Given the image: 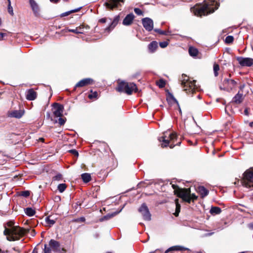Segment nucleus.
Wrapping results in <instances>:
<instances>
[{"label": "nucleus", "instance_id": "nucleus-1", "mask_svg": "<svg viewBox=\"0 0 253 253\" xmlns=\"http://www.w3.org/2000/svg\"><path fill=\"white\" fill-rule=\"evenodd\" d=\"M219 6L215 0L205 1L202 4H198L191 8V12L197 16L201 17L213 13Z\"/></svg>", "mask_w": 253, "mask_h": 253}, {"label": "nucleus", "instance_id": "nucleus-2", "mask_svg": "<svg viewBox=\"0 0 253 253\" xmlns=\"http://www.w3.org/2000/svg\"><path fill=\"white\" fill-rule=\"evenodd\" d=\"M13 221H9L7 223L9 228L5 227L3 233L6 236V239L9 241L18 240L26 233L30 232L29 229L21 228L19 226H14Z\"/></svg>", "mask_w": 253, "mask_h": 253}, {"label": "nucleus", "instance_id": "nucleus-3", "mask_svg": "<svg viewBox=\"0 0 253 253\" xmlns=\"http://www.w3.org/2000/svg\"><path fill=\"white\" fill-rule=\"evenodd\" d=\"M172 187L174 189V194L188 203H190L192 200L194 201L198 198L195 194H191L190 188H180L174 184H173Z\"/></svg>", "mask_w": 253, "mask_h": 253}, {"label": "nucleus", "instance_id": "nucleus-4", "mask_svg": "<svg viewBox=\"0 0 253 253\" xmlns=\"http://www.w3.org/2000/svg\"><path fill=\"white\" fill-rule=\"evenodd\" d=\"M116 90L118 92H125L127 94H131L133 91L137 92V88L133 83H127L124 81L119 83Z\"/></svg>", "mask_w": 253, "mask_h": 253}, {"label": "nucleus", "instance_id": "nucleus-5", "mask_svg": "<svg viewBox=\"0 0 253 253\" xmlns=\"http://www.w3.org/2000/svg\"><path fill=\"white\" fill-rule=\"evenodd\" d=\"M196 81H190L189 77L185 75H182L181 84L183 86V90L186 93H193L196 89L195 85Z\"/></svg>", "mask_w": 253, "mask_h": 253}, {"label": "nucleus", "instance_id": "nucleus-6", "mask_svg": "<svg viewBox=\"0 0 253 253\" xmlns=\"http://www.w3.org/2000/svg\"><path fill=\"white\" fill-rule=\"evenodd\" d=\"M243 184L247 188L253 189V168L247 170L244 172Z\"/></svg>", "mask_w": 253, "mask_h": 253}, {"label": "nucleus", "instance_id": "nucleus-7", "mask_svg": "<svg viewBox=\"0 0 253 253\" xmlns=\"http://www.w3.org/2000/svg\"><path fill=\"white\" fill-rule=\"evenodd\" d=\"M236 85L237 83L234 80L225 79L223 81L222 85L220 86V89L230 92L236 87Z\"/></svg>", "mask_w": 253, "mask_h": 253}, {"label": "nucleus", "instance_id": "nucleus-8", "mask_svg": "<svg viewBox=\"0 0 253 253\" xmlns=\"http://www.w3.org/2000/svg\"><path fill=\"white\" fill-rule=\"evenodd\" d=\"M176 134L175 133H172L167 136L166 133L164 135L159 138L160 141L162 142L161 146L162 147H166L169 145L170 141H173L176 139Z\"/></svg>", "mask_w": 253, "mask_h": 253}, {"label": "nucleus", "instance_id": "nucleus-9", "mask_svg": "<svg viewBox=\"0 0 253 253\" xmlns=\"http://www.w3.org/2000/svg\"><path fill=\"white\" fill-rule=\"evenodd\" d=\"M138 211L141 213L144 220L148 221L151 220V215L149 212L148 207L144 203L142 204Z\"/></svg>", "mask_w": 253, "mask_h": 253}, {"label": "nucleus", "instance_id": "nucleus-10", "mask_svg": "<svg viewBox=\"0 0 253 253\" xmlns=\"http://www.w3.org/2000/svg\"><path fill=\"white\" fill-rule=\"evenodd\" d=\"M237 60L242 66L250 67L253 65V59L251 58L238 57Z\"/></svg>", "mask_w": 253, "mask_h": 253}, {"label": "nucleus", "instance_id": "nucleus-11", "mask_svg": "<svg viewBox=\"0 0 253 253\" xmlns=\"http://www.w3.org/2000/svg\"><path fill=\"white\" fill-rule=\"evenodd\" d=\"M125 0H109L108 2L105 3L106 8L110 9H113L114 8L118 7L123 3Z\"/></svg>", "mask_w": 253, "mask_h": 253}, {"label": "nucleus", "instance_id": "nucleus-12", "mask_svg": "<svg viewBox=\"0 0 253 253\" xmlns=\"http://www.w3.org/2000/svg\"><path fill=\"white\" fill-rule=\"evenodd\" d=\"M142 23L144 28L148 31H151L153 29V21L148 17H146L142 19Z\"/></svg>", "mask_w": 253, "mask_h": 253}, {"label": "nucleus", "instance_id": "nucleus-13", "mask_svg": "<svg viewBox=\"0 0 253 253\" xmlns=\"http://www.w3.org/2000/svg\"><path fill=\"white\" fill-rule=\"evenodd\" d=\"M53 113L55 117H60L62 116L63 106L58 103L53 104Z\"/></svg>", "mask_w": 253, "mask_h": 253}, {"label": "nucleus", "instance_id": "nucleus-14", "mask_svg": "<svg viewBox=\"0 0 253 253\" xmlns=\"http://www.w3.org/2000/svg\"><path fill=\"white\" fill-rule=\"evenodd\" d=\"M93 80L91 78H85L77 83L75 85V87H83L89 84H93Z\"/></svg>", "mask_w": 253, "mask_h": 253}, {"label": "nucleus", "instance_id": "nucleus-15", "mask_svg": "<svg viewBox=\"0 0 253 253\" xmlns=\"http://www.w3.org/2000/svg\"><path fill=\"white\" fill-rule=\"evenodd\" d=\"M49 247L52 249L54 252H59L60 250V245L59 242L53 239H51L49 242Z\"/></svg>", "mask_w": 253, "mask_h": 253}, {"label": "nucleus", "instance_id": "nucleus-16", "mask_svg": "<svg viewBox=\"0 0 253 253\" xmlns=\"http://www.w3.org/2000/svg\"><path fill=\"white\" fill-rule=\"evenodd\" d=\"M135 18V16L133 13L127 14L124 18L123 21V24L125 26L130 25Z\"/></svg>", "mask_w": 253, "mask_h": 253}, {"label": "nucleus", "instance_id": "nucleus-17", "mask_svg": "<svg viewBox=\"0 0 253 253\" xmlns=\"http://www.w3.org/2000/svg\"><path fill=\"white\" fill-rule=\"evenodd\" d=\"M37 92L33 89L31 88L27 90L26 98L28 100H34L37 98Z\"/></svg>", "mask_w": 253, "mask_h": 253}, {"label": "nucleus", "instance_id": "nucleus-18", "mask_svg": "<svg viewBox=\"0 0 253 253\" xmlns=\"http://www.w3.org/2000/svg\"><path fill=\"white\" fill-rule=\"evenodd\" d=\"M29 3L34 14L38 16L40 11L38 3L34 0H29Z\"/></svg>", "mask_w": 253, "mask_h": 253}, {"label": "nucleus", "instance_id": "nucleus-19", "mask_svg": "<svg viewBox=\"0 0 253 253\" xmlns=\"http://www.w3.org/2000/svg\"><path fill=\"white\" fill-rule=\"evenodd\" d=\"M24 114V111L21 110L12 111L9 113L10 117L19 119L21 118Z\"/></svg>", "mask_w": 253, "mask_h": 253}, {"label": "nucleus", "instance_id": "nucleus-20", "mask_svg": "<svg viewBox=\"0 0 253 253\" xmlns=\"http://www.w3.org/2000/svg\"><path fill=\"white\" fill-rule=\"evenodd\" d=\"M120 17L119 15L116 16L113 21L111 22V25L106 28L105 29L106 31H107L108 32H109L110 31H111L114 28V27L117 25L118 21L119 20Z\"/></svg>", "mask_w": 253, "mask_h": 253}, {"label": "nucleus", "instance_id": "nucleus-21", "mask_svg": "<svg viewBox=\"0 0 253 253\" xmlns=\"http://www.w3.org/2000/svg\"><path fill=\"white\" fill-rule=\"evenodd\" d=\"M186 250H188L189 249L180 246H174L169 248L165 251V253H168L172 251H183Z\"/></svg>", "mask_w": 253, "mask_h": 253}, {"label": "nucleus", "instance_id": "nucleus-22", "mask_svg": "<svg viewBox=\"0 0 253 253\" xmlns=\"http://www.w3.org/2000/svg\"><path fill=\"white\" fill-rule=\"evenodd\" d=\"M243 100V94L242 93H240V91L238 92L237 94L235 95V96L233 98V102L236 104L241 103Z\"/></svg>", "mask_w": 253, "mask_h": 253}, {"label": "nucleus", "instance_id": "nucleus-23", "mask_svg": "<svg viewBox=\"0 0 253 253\" xmlns=\"http://www.w3.org/2000/svg\"><path fill=\"white\" fill-rule=\"evenodd\" d=\"M197 191L202 198L206 197L209 194V191L204 186H199Z\"/></svg>", "mask_w": 253, "mask_h": 253}, {"label": "nucleus", "instance_id": "nucleus-24", "mask_svg": "<svg viewBox=\"0 0 253 253\" xmlns=\"http://www.w3.org/2000/svg\"><path fill=\"white\" fill-rule=\"evenodd\" d=\"M188 51L190 55L194 57L197 56L199 53L198 50L193 47H190Z\"/></svg>", "mask_w": 253, "mask_h": 253}, {"label": "nucleus", "instance_id": "nucleus-25", "mask_svg": "<svg viewBox=\"0 0 253 253\" xmlns=\"http://www.w3.org/2000/svg\"><path fill=\"white\" fill-rule=\"evenodd\" d=\"M158 47L157 42L155 41H153L148 45V49L151 52H154Z\"/></svg>", "mask_w": 253, "mask_h": 253}, {"label": "nucleus", "instance_id": "nucleus-26", "mask_svg": "<svg viewBox=\"0 0 253 253\" xmlns=\"http://www.w3.org/2000/svg\"><path fill=\"white\" fill-rule=\"evenodd\" d=\"M221 212V209L217 207H212L210 210V213L211 214H219Z\"/></svg>", "mask_w": 253, "mask_h": 253}, {"label": "nucleus", "instance_id": "nucleus-27", "mask_svg": "<svg viewBox=\"0 0 253 253\" xmlns=\"http://www.w3.org/2000/svg\"><path fill=\"white\" fill-rule=\"evenodd\" d=\"M122 211V209L119 211L118 212H115L112 214H108L104 216H103L102 218H101L100 220L101 221H103L104 220H108L110 218H111V217H113L114 216L116 215V214H117L118 213H119L121 211Z\"/></svg>", "mask_w": 253, "mask_h": 253}, {"label": "nucleus", "instance_id": "nucleus-28", "mask_svg": "<svg viewBox=\"0 0 253 253\" xmlns=\"http://www.w3.org/2000/svg\"><path fill=\"white\" fill-rule=\"evenodd\" d=\"M81 177L84 182L85 183L88 182L91 180L90 175L87 173H83Z\"/></svg>", "mask_w": 253, "mask_h": 253}, {"label": "nucleus", "instance_id": "nucleus-29", "mask_svg": "<svg viewBox=\"0 0 253 253\" xmlns=\"http://www.w3.org/2000/svg\"><path fill=\"white\" fill-rule=\"evenodd\" d=\"M175 203L176 208H175V212L174 214L176 216H177L179 214L180 211V208H181L180 205L178 203V199H176L175 200Z\"/></svg>", "mask_w": 253, "mask_h": 253}, {"label": "nucleus", "instance_id": "nucleus-30", "mask_svg": "<svg viewBox=\"0 0 253 253\" xmlns=\"http://www.w3.org/2000/svg\"><path fill=\"white\" fill-rule=\"evenodd\" d=\"M81 7L78 8H76L75 9H73V10L65 12H64L61 14V17L66 16L72 13L78 12L81 9Z\"/></svg>", "mask_w": 253, "mask_h": 253}, {"label": "nucleus", "instance_id": "nucleus-31", "mask_svg": "<svg viewBox=\"0 0 253 253\" xmlns=\"http://www.w3.org/2000/svg\"><path fill=\"white\" fill-rule=\"evenodd\" d=\"M25 211L26 214L29 216H32L35 214V210L31 208H27L25 209Z\"/></svg>", "mask_w": 253, "mask_h": 253}, {"label": "nucleus", "instance_id": "nucleus-32", "mask_svg": "<svg viewBox=\"0 0 253 253\" xmlns=\"http://www.w3.org/2000/svg\"><path fill=\"white\" fill-rule=\"evenodd\" d=\"M45 221L47 224L50 226L53 225L55 223V220L50 218V216L46 217L45 219Z\"/></svg>", "mask_w": 253, "mask_h": 253}, {"label": "nucleus", "instance_id": "nucleus-33", "mask_svg": "<svg viewBox=\"0 0 253 253\" xmlns=\"http://www.w3.org/2000/svg\"><path fill=\"white\" fill-rule=\"evenodd\" d=\"M219 70V65L216 64L214 63L213 65V72H214V75L215 77H217L218 75V71Z\"/></svg>", "mask_w": 253, "mask_h": 253}, {"label": "nucleus", "instance_id": "nucleus-34", "mask_svg": "<svg viewBox=\"0 0 253 253\" xmlns=\"http://www.w3.org/2000/svg\"><path fill=\"white\" fill-rule=\"evenodd\" d=\"M58 190L60 193H62L65 191L66 188V185L65 184H60L58 185Z\"/></svg>", "mask_w": 253, "mask_h": 253}, {"label": "nucleus", "instance_id": "nucleus-35", "mask_svg": "<svg viewBox=\"0 0 253 253\" xmlns=\"http://www.w3.org/2000/svg\"><path fill=\"white\" fill-rule=\"evenodd\" d=\"M62 179V175L60 173H58L52 178L53 181H59Z\"/></svg>", "mask_w": 253, "mask_h": 253}, {"label": "nucleus", "instance_id": "nucleus-36", "mask_svg": "<svg viewBox=\"0 0 253 253\" xmlns=\"http://www.w3.org/2000/svg\"><path fill=\"white\" fill-rule=\"evenodd\" d=\"M157 85L160 88H163L165 86L166 83L163 80H160L157 83Z\"/></svg>", "mask_w": 253, "mask_h": 253}, {"label": "nucleus", "instance_id": "nucleus-37", "mask_svg": "<svg viewBox=\"0 0 253 253\" xmlns=\"http://www.w3.org/2000/svg\"><path fill=\"white\" fill-rule=\"evenodd\" d=\"M234 40L233 37L232 36H228L225 38V42L227 43H230L233 42Z\"/></svg>", "mask_w": 253, "mask_h": 253}, {"label": "nucleus", "instance_id": "nucleus-38", "mask_svg": "<svg viewBox=\"0 0 253 253\" xmlns=\"http://www.w3.org/2000/svg\"><path fill=\"white\" fill-rule=\"evenodd\" d=\"M8 4V11L11 14H13V8L11 5V2L10 0H7Z\"/></svg>", "mask_w": 253, "mask_h": 253}, {"label": "nucleus", "instance_id": "nucleus-39", "mask_svg": "<svg viewBox=\"0 0 253 253\" xmlns=\"http://www.w3.org/2000/svg\"><path fill=\"white\" fill-rule=\"evenodd\" d=\"M91 94L88 95V98L90 99L96 98L97 96V92L96 91L92 92V90H91Z\"/></svg>", "mask_w": 253, "mask_h": 253}, {"label": "nucleus", "instance_id": "nucleus-40", "mask_svg": "<svg viewBox=\"0 0 253 253\" xmlns=\"http://www.w3.org/2000/svg\"><path fill=\"white\" fill-rule=\"evenodd\" d=\"M154 31L159 34H160L161 35H168V32L166 31H162L160 29H155L154 30Z\"/></svg>", "mask_w": 253, "mask_h": 253}, {"label": "nucleus", "instance_id": "nucleus-41", "mask_svg": "<svg viewBox=\"0 0 253 253\" xmlns=\"http://www.w3.org/2000/svg\"><path fill=\"white\" fill-rule=\"evenodd\" d=\"M134 11L138 15H142L143 14L142 11L138 8H135Z\"/></svg>", "mask_w": 253, "mask_h": 253}, {"label": "nucleus", "instance_id": "nucleus-42", "mask_svg": "<svg viewBox=\"0 0 253 253\" xmlns=\"http://www.w3.org/2000/svg\"><path fill=\"white\" fill-rule=\"evenodd\" d=\"M44 253H51V249L47 247V245H44Z\"/></svg>", "mask_w": 253, "mask_h": 253}, {"label": "nucleus", "instance_id": "nucleus-43", "mask_svg": "<svg viewBox=\"0 0 253 253\" xmlns=\"http://www.w3.org/2000/svg\"><path fill=\"white\" fill-rule=\"evenodd\" d=\"M67 31L68 32L74 33H76V34H79V33H82V32L79 31L78 30L77 27L76 29H68Z\"/></svg>", "mask_w": 253, "mask_h": 253}, {"label": "nucleus", "instance_id": "nucleus-44", "mask_svg": "<svg viewBox=\"0 0 253 253\" xmlns=\"http://www.w3.org/2000/svg\"><path fill=\"white\" fill-rule=\"evenodd\" d=\"M21 195L24 197H27L30 195V192L29 191H22Z\"/></svg>", "mask_w": 253, "mask_h": 253}, {"label": "nucleus", "instance_id": "nucleus-45", "mask_svg": "<svg viewBox=\"0 0 253 253\" xmlns=\"http://www.w3.org/2000/svg\"><path fill=\"white\" fill-rule=\"evenodd\" d=\"M168 45V42H160V46L162 48H165Z\"/></svg>", "mask_w": 253, "mask_h": 253}, {"label": "nucleus", "instance_id": "nucleus-46", "mask_svg": "<svg viewBox=\"0 0 253 253\" xmlns=\"http://www.w3.org/2000/svg\"><path fill=\"white\" fill-rule=\"evenodd\" d=\"M69 152L75 156H78L79 153L75 149H72L69 151Z\"/></svg>", "mask_w": 253, "mask_h": 253}, {"label": "nucleus", "instance_id": "nucleus-47", "mask_svg": "<svg viewBox=\"0 0 253 253\" xmlns=\"http://www.w3.org/2000/svg\"><path fill=\"white\" fill-rule=\"evenodd\" d=\"M65 120L63 118H61V117H59V124L61 126H62V125H63L65 124Z\"/></svg>", "mask_w": 253, "mask_h": 253}, {"label": "nucleus", "instance_id": "nucleus-48", "mask_svg": "<svg viewBox=\"0 0 253 253\" xmlns=\"http://www.w3.org/2000/svg\"><path fill=\"white\" fill-rule=\"evenodd\" d=\"M77 29L79 31L82 32L81 34H83L84 33V26L83 25H81L77 27Z\"/></svg>", "mask_w": 253, "mask_h": 253}, {"label": "nucleus", "instance_id": "nucleus-49", "mask_svg": "<svg viewBox=\"0 0 253 253\" xmlns=\"http://www.w3.org/2000/svg\"><path fill=\"white\" fill-rule=\"evenodd\" d=\"M7 35L6 33H0V41L2 40L3 38Z\"/></svg>", "mask_w": 253, "mask_h": 253}, {"label": "nucleus", "instance_id": "nucleus-50", "mask_svg": "<svg viewBox=\"0 0 253 253\" xmlns=\"http://www.w3.org/2000/svg\"><path fill=\"white\" fill-rule=\"evenodd\" d=\"M247 227H248L249 229H251V230H253V222H251V223H250L248 224V225H247Z\"/></svg>", "mask_w": 253, "mask_h": 253}, {"label": "nucleus", "instance_id": "nucleus-51", "mask_svg": "<svg viewBox=\"0 0 253 253\" xmlns=\"http://www.w3.org/2000/svg\"><path fill=\"white\" fill-rule=\"evenodd\" d=\"M99 21L100 23H104L107 21V19L106 18H101L99 20Z\"/></svg>", "mask_w": 253, "mask_h": 253}, {"label": "nucleus", "instance_id": "nucleus-52", "mask_svg": "<svg viewBox=\"0 0 253 253\" xmlns=\"http://www.w3.org/2000/svg\"><path fill=\"white\" fill-rule=\"evenodd\" d=\"M36 234V233L34 230L33 229L31 231V235L32 236H34Z\"/></svg>", "mask_w": 253, "mask_h": 253}, {"label": "nucleus", "instance_id": "nucleus-53", "mask_svg": "<svg viewBox=\"0 0 253 253\" xmlns=\"http://www.w3.org/2000/svg\"><path fill=\"white\" fill-rule=\"evenodd\" d=\"M245 87V84H243L241 85L240 86V90H242Z\"/></svg>", "mask_w": 253, "mask_h": 253}, {"label": "nucleus", "instance_id": "nucleus-54", "mask_svg": "<svg viewBox=\"0 0 253 253\" xmlns=\"http://www.w3.org/2000/svg\"><path fill=\"white\" fill-rule=\"evenodd\" d=\"M171 98L173 100V101H174L175 103H178V102H177V100H176V99H175V98H174V97L172 95H171Z\"/></svg>", "mask_w": 253, "mask_h": 253}, {"label": "nucleus", "instance_id": "nucleus-55", "mask_svg": "<svg viewBox=\"0 0 253 253\" xmlns=\"http://www.w3.org/2000/svg\"><path fill=\"white\" fill-rule=\"evenodd\" d=\"M60 0H50V1L52 2L56 3L58 2Z\"/></svg>", "mask_w": 253, "mask_h": 253}, {"label": "nucleus", "instance_id": "nucleus-56", "mask_svg": "<svg viewBox=\"0 0 253 253\" xmlns=\"http://www.w3.org/2000/svg\"><path fill=\"white\" fill-rule=\"evenodd\" d=\"M0 253H7V251H5L0 250Z\"/></svg>", "mask_w": 253, "mask_h": 253}, {"label": "nucleus", "instance_id": "nucleus-57", "mask_svg": "<svg viewBox=\"0 0 253 253\" xmlns=\"http://www.w3.org/2000/svg\"><path fill=\"white\" fill-rule=\"evenodd\" d=\"M244 113L246 115H248V109H246L244 111Z\"/></svg>", "mask_w": 253, "mask_h": 253}, {"label": "nucleus", "instance_id": "nucleus-58", "mask_svg": "<svg viewBox=\"0 0 253 253\" xmlns=\"http://www.w3.org/2000/svg\"><path fill=\"white\" fill-rule=\"evenodd\" d=\"M174 146H175V145H173V144H170V145H169V147H170V148H173L174 147Z\"/></svg>", "mask_w": 253, "mask_h": 253}, {"label": "nucleus", "instance_id": "nucleus-59", "mask_svg": "<svg viewBox=\"0 0 253 253\" xmlns=\"http://www.w3.org/2000/svg\"><path fill=\"white\" fill-rule=\"evenodd\" d=\"M32 253H38L37 251L36 250V249H34L32 252Z\"/></svg>", "mask_w": 253, "mask_h": 253}, {"label": "nucleus", "instance_id": "nucleus-60", "mask_svg": "<svg viewBox=\"0 0 253 253\" xmlns=\"http://www.w3.org/2000/svg\"><path fill=\"white\" fill-rule=\"evenodd\" d=\"M213 232L209 233H208V236H211V235H212V234H213Z\"/></svg>", "mask_w": 253, "mask_h": 253}, {"label": "nucleus", "instance_id": "nucleus-61", "mask_svg": "<svg viewBox=\"0 0 253 253\" xmlns=\"http://www.w3.org/2000/svg\"><path fill=\"white\" fill-rule=\"evenodd\" d=\"M250 126H253V122H252L250 123Z\"/></svg>", "mask_w": 253, "mask_h": 253}, {"label": "nucleus", "instance_id": "nucleus-62", "mask_svg": "<svg viewBox=\"0 0 253 253\" xmlns=\"http://www.w3.org/2000/svg\"><path fill=\"white\" fill-rule=\"evenodd\" d=\"M82 221H84V218L83 217V218H82Z\"/></svg>", "mask_w": 253, "mask_h": 253}, {"label": "nucleus", "instance_id": "nucleus-63", "mask_svg": "<svg viewBox=\"0 0 253 253\" xmlns=\"http://www.w3.org/2000/svg\"><path fill=\"white\" fill-rule=\"evenodd\" d=\"M62 251H63L64 252L65 251V250L64 249H62Z\"/></svg>", "mask_w": 253, "mask_h": 253}, {"label": "nucleus", "instance_id": "nucleus-64", "mask_svg": "<svg viewBox=\"0 0 253 253\" xmlns=\"http://www.w3.org/2000/svg\"><path fill=\"white\" fill-rule=\"evenodd\" d=\"M244 253V252H241V253Z\"/></svg>", "mask_w": 253, "mask_h": 253}]
</instances>
